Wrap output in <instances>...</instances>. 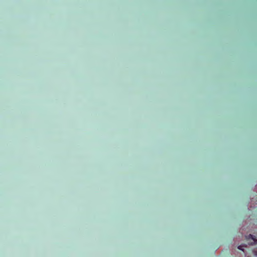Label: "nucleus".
Segmentation results:
<instances>
[{
    "instance_id": "f03ea898",
    "label": "nucleus",
    "mask_w": 257,
    "mask_h": 257,
    "mask_svg": "<svg viewBox=\"0 0 257 257\" xmlns=\"http://www.w3.org/2000/svg\"><path fill=\"white\" fill-rule=\"evenodd\" d=\"M243 246H244L243 245H239V246H238V248L239 249L241 250H242L243 251H244L243 249L242 248V247H243Z\"/></svg>"
},
{
    "instance_id": "f257e3e1",
    "label": "nucleus",
    "mask_w": 257,
    "mask_h": 257,
    "mask_svg": "<svg viewBox=\"0 0 257 257\" xmlns=\"http://www.w3.org/2000/svg\"><path fill=\"white\" fill-rule=\"evenodd\" d=\"M246 239L250 244L252 245L257 243V239L251 234H249L248 236H246Z\"/></svg>"
}]
</instances>
